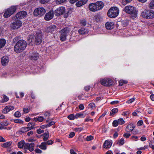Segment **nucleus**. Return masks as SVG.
Returning <instances> with one entry per match:
<instances>
[{
	"instance_id": "obj_21",
	"label": "nucleus",
	"mask_w": 154,
	"mask_h": 154,
	"mask_svg": "<svg viewBox=\"0 0 154 154\" xmlns=\"http://www.w3.org/2000/svg\"><path fill=\"white\" fill-rule=\"evenodd\" d=\"M89 9L92 11H96L97 10V8L95 3H91L89 5Z\"/></svg>"
},
{
	"instance_id": "obj_54",
	"label": "nucleus",
	"mask_w": 154,
	"mask_h": 154,
	"mask_svg": "<svg viewBox=\"0 0 154 154\" xmlns=\"http://www.w3.org/2000/svg\"><path fill=\"white\" fill-rule=\"evenodd\" d=\"M135 98L133 97V98L130 99L127 101L126 103H131L133 102L135 100Z\"/></svg>"
},
{
	"instance_id": "obj_61",
	"label": "nucleus",
	"mask_w": 154,
	"mask_h": 154,
	"mask_svg": "<svg viewBox=\"0 0 154 154\" xmlns=\"http://www.w3.org/2000/svg\"><path fill=\"white\" fill-rule=\"evenodd\" d=\"M138 137L136 136H133L131 137V139L134 140L136 141L137 140Z\"/></svg>"
},
{
	"instance_id": "obj_49",
	"label": "nucleus",
	"mask_w": 154,
	"mask_h": 154,
	"mask_svg": "<svg viewBox=\"0 0 154 154\" xmlns=\"http://www.w3.org/2000/svg\"><path fill=\"white\" fill-rule=\"evenodd\" d=\"M30 110L29 108H24L23 109V112L24 113H28L29 112Z\"/></svg>"
},
{
	"instance_id": "obj_57",
	"label": "nucleus",
	"mask_w": 154,
	"mask_h": 154,
	"mask_svg": "<svg viewBox=\"0 0 154 154\" xmlns=\"http://www.w3.org/2000/svg\"><path fill=\"white\" fill-rule=\"evenodd\" d=\"M131 135V134L130 133H125L123 134V137H125L126 138H128Z\"/></svg>"
},
{
	"instance_id": "obj_55",
	"label": "nucleus",
	"mask_w": 154,
	"mask_h": 154,
	"mask_svg": "<svg viewBox=\"0 0 154 154\" xmlns=\"http://www.w3.org/2000/svg\"><path fill=\"white\" fill-rule=\"evenodd\" d=\"M66 0H57L56 3L57 4H60L65 2Z\"/></svg>"
},
{
	"instance_id": "obj_32",
	"label": "nucleus",
	"mask_w": 154,
	"mask_h": 154,
	"mask_svg": "<svg viewBox=\"0 0 154 154\" xmlns=\"http://www.w3.org/2000/svg\"><path fill=\"white\" fill-rule=\"evenodd\" d=\"M86 116V114H85L82 113H77L75 115V118H76V119H77L79 117L84 118Z\"/></svg>"
},
{
	"instance_id": "obj_46",
	"label": "nucleus",
	"mask_w": 154,
	"mask_h": 154,
	"mask_svg": "<svg viewBox=\"0 0 154 154\" xmlns=\"http://www.w3.org/2000/svg\"><path fill=\"white\" fill-rule=\"evenodd\" d=\"M14 115L16 117L19 118L21 116V114L19 112L17 111L14 113Z\"/></svg>"
},
{
	"instance_id": "obj_58",
	"label": "nucleus",
	"mask_w": 154,
	"mask_h": 154,
	"mask_svg": "<svg viewBox=\"0 0 154 154\" xmlns=\"http://www.w3.org/2000/svg\"><path fill=\"white\" fill-rule=\"evenodd\" d=\"M44 130H42L41 128H39L37 130V133L39 134H40L42 133H43L44 132Z\"/></svg>"
},
{
	"instance_id": "obj_36",
	"label": "nucleus",
	"mask_w": 154,
	"mask_h": 154,
	"mask_svg": "<svg viewBox=\"0 0 154 154\" xmlns=\"http://www.w3.org/2000/svg\"><path fill=\"white\" fill-rule=\"evenodd\" d=\"M49 122V120H47L46 121V123H48L46 124V126H47V127H49L52 126V125H54L55 124V122L53 121L51 122L48 123Z\"/></svg>"
},
{
	"instance_id": "obj_15",
	"label": "nucleus",
	"mask_w": 154,
	"mask_h": 154,
	"mask_svg": "<svg viewBox=\"0 0 154 154\" xmlns=\"http://www.w3.org/2000/svg\"><path fill=\"white\" fill-rule=\"evenodd\" d=\"M14 109L13 106L9 105L6 106L2 110V112L5 114L8 113L11 111L13 110Z\"/></svg>"
},
{
	"instance_id": "obj_12",
	"label": "nucleus",
	"mask_w": 154,
	"mask_h": 154,
	"mask_svg": "<svg viewBox=\"0 0 154 154\" xmlns=\"http://www.w3.org/2000/svg\"><path fill=\"white\" fill-rule=\"evenodd\" d=\"M27 15V13L25 11H20L14 17V19H22L24 18Z\"/></svg>"
},
{
	"instance_id": "obj_22",
	"label": "nucleus",
	"mask_w": 154,
	"mask_h": 154,
	"mask_svg": "<svg viewBox=\"0 0 154 154\" xmlns=\"http://www.w3.org/2000/svg\"><path fill=\"white\" fill-rule=\"evenodd\" d=\"M112 145V143L108 140H106L104 143L103 147L105 148H110Z\"/></svg>"
},
{
	"instance_id": "obj_30",
	"label": "nucleus",
	"mask_w": 154,
	"mask_h": 154,
	"mask_svg": "<svg viewBox=\"0 0 154 154\" xmlns=\"http://www.w3.org/2000/svg\"><path fill=\"white\" fill-rule=\"evenodd\" d=\"M25 143L24 140L21 141L18 143V146L19 148H23V147H24Z\"/></svg>"
},
{
	"instance_id": "obj_7",
	"label": "nucleus",
	"mask_w": 154,
	"mask_h": 154,
	"mask_svg": "<svg viewBox=\"0 0 154 154\" xmlns=\"http://www.w3.org/2000/svg\"><path fill=\"white\" fill-rule=\"evenodd\" d=\"M70 31L71 29L69 28H66L61 30L60 38L62 41H63L66 39V37L69 34Z\"/></svg>"
},
{
	"instance_id": "obj_37",
	"label": "nucleus",
	"mask_w": 154,
	"mask_h": 154,
	"mask_svg": "<svg viewBox=\"0 0 154 154\" xmlns=\"http://www.w3.org/2000/svg\"><path fill=\"white\" fill-rule=\"evenodd\" d=\"M12 143L11 142H6L4 143H3L2 144V146L4 147H7L10 146L11 144Z\"/></svg>"
},
{
	"instance_id": "obj_6",
	"label": "nucleus",
	"mask_w": 154,
	"mask_h": 154,
	"mask_svg": "<svg viewBox=\"0 0 154 154\" xmlns=\"http://www.w3.org/2000/svg\"><path fill=\"white\" fill-rule=\"evenodd\" d=\"M16 6H12L6 10L3 16L5 18H7L13 14L17 9Z\"/></svg>"
},
{
	"instance_id": "obj_43",
	"label": "nucleus",
	"mask_w": 154,
	"mask_h": 154,
	"mask_svg": "<svg viewBox=\"0 0 154 154\" xmlns=\"http://www.w3.org/2000/svg\"><path fill=\"white\" fill-rule=\"evenodd\" d=\"M68 118L71 120H74L76 118H75V115L74 116V115L72 114L69 115L68 116Z\"/></svg>"
},
{
	"instance_id": "obj_11",
	"label": "nucleus",
	"mask_w": 154,
	"mask_h": 154,
	"mask_svg": "<svg viewBox=\"0 0 154 154\" xmlns=\"http://www.w3.org/2000/svg\"><path fill=\"white\" fill-rule=\"evenodd\" d=\"M65 11V9L64 7H59L55 11L54 14L57 16H60L64 13Z\"/></svg>"
},
{
	"instance_id": "obj_59",
	"label": "nucleus",
	"mask_w": 154,
	"mask_h": 154,
	"mask_svg": "<svg viewBox=\"0 0 154 154\" xmlns=\"http://www.w3.org/2000/svg\"><path fill=\"white\" fill-rule=\"evenodd\" d=\"M20 38V36H16L13 39V41L14 42H16Z\"/></svg>"
},
{
	"instance_id": "obj_27",
	"label": "nucleus",
	"mask_w": 154,
	"mask_h": 154,
	"mask_svg": "<svg viewBox=\"0 0 154 154\" xmlns=\"http://www.w3.org/2000/svg\"><path fill=\"white\" fill-rule=\"evenodd\" d=\"M39 147L43 150H45L47 149V144L45 142H42L39 146Z\"/></svg>"
},
{
	"instance_id": "obj_28",
	"label": "nucleus",
	"mask_w": 154,
	"mask_h": 154,
	"mask_svg": "<svg viewBox=\"0 0 154 154\" xmlns=\"http://www.w3.org/2000/svg\"><path fill=\"white\" fill-rule=\"evenodd\" d=\"M93 19L94 20L99 22L102 20V18L100 15L97 14L94 16Z\"/></svg>"
},
{
	"instance_id": "obj_52",
	"label": "nucleus",
	"mask_w": 154,
	"mask_h": 154,
	"mask_svg": "<svg viewBox=\"0 0 154 154\" xmlns=\"http://www.w3.org/2000/svg\"><path fill=\"white\" fill-rule=\"evenodd\" d=\"M83 129V128H75L74 129V130L75 131L80 132L82 131Z\"/></svg>"
},
{
	"instance_id": "obj_16",
	"label": "nucleus",
	"mask_w": 154,
	"mask_h": 154,
	"mask_svg": "<svg viewBox=\"0 0 154 154\" xmlns=\"http://www.w3.org/2000/svg\"><path fill=\"white\" fill-rule=\"evenodd\" d=\"M9 61V58L6 56H3L1 59V63L3 66H5L7 65Z\"/></svg>"
},
{
	"instance_id": "obj_56",
	"label": "nucleus",
	"mask_w": 154,
	"mask_h": 154,
	"mask_svg": "<svg viewBox=\"0 0 154 154\" xmlns=\"http://www.w3.org/2000/svg\"><path fill=\"white\" fill-rule=\"evenodd\" d=\"M38 122H41L43 121L45 118L43 116H40L38 117Z\"/></svg>"
},
{
	"instance_id": "obj_2",
	"label": "nucleus",
	"mask_w": 154,
	"mask_h": 154,
	"mask_svg": "<svg viewBox=\"0 0 154 154\" xmlns=\"http://www.w3.org/2000/svg\"><path fill=\"white\" fill-rule=\"evenodd\" d=\"M27 43L24 40H20L16 43L14 47V51L16 53L22 52L26 48Z\"/></svg>"
},
{
	"instance_id": "obj_50",
	"label": "nucleus",
	"mask_w": 154,
	"mask_h": 154,
	"mask_svg": "<svg viewBox=\"0 0 154 154\" xmlns=\"http://www.w3.org/2000/svg\"><path fill=\"white\" fill-rule=\"evenodd\" d=\"M80 22L82 26H85L86 25V22L85 20H81Z\"/></svg>"
},
{
	"instance_id": "obj_3",
	"label": "nucleus",
	"mask_w": 154,
	"mask_h": 154,
	"mask_svg": "<svg viewBox=\"0 0 154 154\" xmlns=\"http://www.w3.org/2000/svg\"><path fill=\"white\" fill-rule=\"evenodd\" d=\"M142 17L146 19H151L154 17V11L152 10H144L142 12Z\"/></svg>"
},
{
	"instance_id": "obj_5",
	"label": "nucleus",
	"mask_w": 154,
	"mask_h": 154,
	"mask_svg": "<svg viewBox=\"0 0 154 154\" xmlns=\"http://www.w3.org/2000/svg\"><path fill=\"white\" fill-rule=\"evenodd\" d=\"M119 14V9L116 7H112L108 11L107 13L108 16L110 17L115 18Z\"/></svg>"
},
{
	"instance_id": "obj_51",
	"label": "nucleus",
	"mask_w": 154,
	"mask_h": 154,
	"mask_svg": "<svg viewBox=\"0 0 154 154\" xmlns=\"http://www.w3.org/2000/svg\"><path fill=\"white\" fill-rule=\"evenodd\" d=\"M94 138L91 135H90L87 137L86 139L87 141H90Z\"/></svg>"
},
{
	"instance_id": "obj_14",
	"label": "nucleus",
	"mask_w": 154,
	"mask_h": 154,
	"mask_svg": "<svg viewBox=\"0 0 154 154\" xmlns=\"http://www.w3.org/2000/svg\"><path fill=\"white\" fill-rule=\"evenodd\" d=\"M54 15L53 11H51L46 14L44 17V19L46 20H49L53 18Z\"/></svg>"
},
{
	"instance_id": "obj_53",
	"label": "nucleus",
	"mask_w": 154,
	"mask_h": 154,
	"mask_svg": "<svg viewBox=\"0 0 154 154\" xmlns=\"http://www.w3.org/2000/svg\"><path fill=\"white\" fill-rule=\"evenodd\" d=\"M54 142V141H53L51 140H48L47 141L45 142L46 143V144H48L49 145H50L53 144Z\"/></svg>"
},
{
	"instance_id": "obj_41",
	"label": "nucleus",
	"mask_w": 154,
	"mask_h": 154,
	"mask_svg": "<svg viewBox=\"0 0 154 154\" xmlns=\"http://www.w3.org/2000/svg\"><path fill=\"white\" fill-rule=\"evenodd\" d=\"M132 1V0H122V3L123 5H125L127 4L130 3Z\"/></svg>"
},
{
	"instance_id": "obj_8",
	"label": "nucleus",
	"mask_w": 154,
	"mask_h": 154,
	"mask_svg": "<svg viewBox=\"0 0 154 154\" xmlns=\"http://www.w3.org/2000/svg\"><path fill=\"white\" fill-rule=\"evenodd\" d=\"M46 11L43 8H36L34 11L33 14L35 16L40 17L43 15L45 13Z\"/></svg>"
},
{
	"instance_id": "obj_1",
	"label": "nucleus",
	"mask_w": 154,
	"mask_h": 154,
	"mask_svg": "<svg viewBox=\"0 0 154 154\" xmlns=\"http://www.w3.org/2000/svg\"><path fill=\"white\" fill-rule=\"evenodd\" d=\"M42 32L39 31L37 32L35 35H29L28 38V42L32 45L34 44L39 45L42 42Z\"/></svg>"
},
{
	"instance_id": "obj_63",
	"label": "nucleus",
	"mask_w": 154,
	"mask_h": 154,
	"mask_svg": "<svg viewBox=\"0 0 154 154\" xmlns=\"http://www.w3.org/2000/svg\"><path fill=\"white\" fill-rule=\"evenodd\" d=\"M75 135V133L74 132H71L69 134V138H71L73 137Z\"/></svg>"
},
{
	"instance_id": "obj_10",
	"label": "nucleus",
	"mask_w": 154,
	"mask_h": 154,
	"mask_svg": "<svg viewBox=\"0 0 154 154\" xmlns=\"http://www.w3.org/2000/svg\"><path fill=\"white\" fill-rule=\"evenodd\" d=\"M22 23L18 19H16L11 25V27L13 29H18L21 27Z\"/></svg>"
},
{
	"instance_id": "obj_20",
	"label": "nucleus",
	"mask_w": 154,
	"mask_h": 154,
	"mask_svg": "<svg viewBox=\"0 0 154 154\" xmlns=\"http://www.w3.org/2000/svg\"><path fill=\"white\" fill-rule=\"evenodd\" d=\"M39 55L38 53H32L29 57L31 60H36L39 58Z\"/></svg>"
},
{
	"instance_id": "obj_25",
	"label": "nucleus",
	"mask_w": 154,
	"mask_h": 154,
	"mask_svg": "<svg viewBox=\"0 0 154 154\" xmlns=\"http://www.w3.org/2000/svg\"><path fill=\"white\" fill-rule=\"evenodd\" d=\"M56 29V26L54 25H51L48 27L46 31L47 32H52L54 31Z\"/></svg>"
},
{
	"instance_id": "obj_62",
	"label": "nucleus",
	"mask_w": 154,
	"mask_h": 154,
	"mask_svg": "<svg viewBox=\"0 0 154 154\" xmlns=\"http://www.w3.org/2000/svg\"><path fill=\"white\" fill-rule=\"evenodd\" d=\"M71 12L69 11H67L66 14H65L64 15V16L65 18H67L69 15L71 14Z\"/></svg>"
},
{
	"instance_id": "obj_42",
	"label": "nucleus",
	"mask_w": 154,
	"mask_h": 154,
	"mask_svg": "<svg viewBox=\"0 0 154 154\" xmlns=\"http://www.w3.org/2000/svg\"><path fill=\"white\" fill-rule=\"evenodd\" d=\"M13 121L14 122L18 124H22L23 122L22 120L20 119H14Z\"/></svg>"
},
{
	"instance_id": "obj_18",
	"label": "nucleus",
	"mask_w": 154,
	"mask_h": 154,
	"mask_svg": "<svg viewBox=\"0 0 154 154\" xmlns=\"http://www.w3.org/2000/svg\"><path fill=\"white\" fill-rule=\"evenodd\" d=\"M88 29L82 27L79 29L78 30L79 33L80 35H84L88 33Z\"/></svg>"
},
{
	"instance_id": "obj_23",
	"label": "nucleus",
	"mask_w": 154,
	"mask_h": 154,
	"mask_svg": "<svg viewBox=\"0 0 154 154\" xmlns=\"http://www.w3.org/2000/svg\"><path fill=\"white\" fill-rule=\"evenodd\" d=\"M87 1L88 0H81L77 2L75 5L77 7H80L85 4Z\"/></svg>"
},
{
	"instance_id": "obj_13",
	"label": "nucleus",
	"mask_w": 154,
	"mask_h": 154,
	"mask_svg": "<svg viewBox=\"0 0 154 154\" xmlns=\"http://www.w3.org/2000/svg\"><path fill=\"white\" fill-rule=\"evenodd\" d=\"M35 148V144L33 143H26L24 146V149H26L29 150L30 152L33 151Z\"/></svg>"
},
{
	"instance_id": "obj_29",
	"label": "nucleus",
	"mask_w": 154,
	"mask_h": 154,
	"mask_svg": "<svg viewBox=\"0 0 154 154\" xmlns=\"http://www.w3.org/2000/svg\"><path fill=\"white\" fill-rule=\"evenodd\" d=\"M6 44V40L4 38L0 39V49L3 48Z\"/></svg>"
},
{
	"instance_id": "obj_31",
	"label": "nucleus",
	"mask_w": 154,
	"mask_h": 154,
	"mask_svg": "<svg viewBox=\"0 0 154 154\" xmlns=\"http://www.w3.org/2000/svg\"><path fill=\"white\" fill-rule=\"evenodd\" d=\"M35 125V123L33 122H29L27 125V127L28 128H29V130H31L33 128V127Z\"/></svg>"
},
{
	"instance_id": "obj_45",
	"label": "nucleus",
	"mask_w": 154,
	"mask_h": 154,
	"mask_svg": "<svg viewBox=\"0 0 154 154\" xmlns=\"http://www.w3.org/2000/svg\"><path fill=\"white\" fill-rule=\"evenodd\" d=\"M95 104L93 103H90L88 105V107L92 109H94L95 108Z\"/></svg>"
},
{
	"instance_id": "obj_47",
	"label": "nucleus",
	"mask_w": 154,
	"mask_h": 154,
	"mask_svg": "<svg viewBox=\"0 0 154 154\" xmlns=\"http://www.w3.org/2000/svg\"><path fill=\"white\" fill-rule=\"evenodd\" d=\"M119 124L118 120H115L112 122V125L114 127H117Z\"/></svg>"
},
{
	"instance_id": "obj_39",
	"label": "nucleus",
	"mask_w": 154,
	"mask_h": 154,
	"mask_svg": "<svg viewBox=\"0 0 154 154\" xmlns=\"http://www.w3.org/2000/svg\"><path fill=\"white\" fill-rule=\"evenodd\" d=\"M122 24L124 26H125L128 25V21L127 20H123L122 21Z\"/></svg>"
},
{
	"instance_id": "obj_33",
	"label": "nucleus",
	"mask_w": 154,
	"mask_h": 154,
	"mask_svg": "<svg viewBox=\"0 0 154 154\" xmlns=\"http://www.w3.org/2000/svg\"><path fill=\"white\" fill-rule=\"evenodd\" d=\"M118 111V109L116 108H115L112 109L111 111L110 115L111 116L113 115L115 113H117Z\"/></svg>"
},
{
	"instance_id": "obj_60",
	"label": "nucleus",
	"mask_w": 154,
	"mask_h": 154,
	"mask_svg": "<svg viewBox=\"0 0 154 154\" xmlns=\"http://www.w3.org/2000/svg\"><path fill=\"white\" fill-rule=\"evenodd\" d=\"M35 152L37 153H41L42 152V151L39 149H36L35 150Z\"/></svg>"
},
{
	"instance_id": "obj_26",
	"label": "nucleus",
	"mask_w": 154,
	"mask_h": 154,
	"mask_svg": "<svg viewBox=\"0 0 154 154\" xmlns=\"http://www.w3.org/2000/svg\"><path fill=\"white\" fill-rule=\"evenodd\" d=\"M29 130V128L26 127H23L21 128L18 131V132L20 134L26 132Z\"/></svg>"
},
{
	"instance_id": "obj_9",
	"label": "nucleus",
	"mask_w": 154,
	"mask_h": 154,
	"mask_svg": "<svg viewBox=\"0 0 154 154\" xmlns=\"http://www.w3.org/2000/svg\"><path fill=\"white\" fill-rule=\"evenodd\" d=\"M100 82L102 85L106 86H111L114 83L112 79L108 78L101 79Z\"/></svg>"
},
{
	"instance_id": "obj_35",
	"label": "nucleus",
	"mask_w": 154,
	"mask_h": 154,
	"mask_svg": "<svg viewBox=\"0 0 154 154\" xmlns=\"http://www.w3.org/2000/svg\"><path fill=\"white\" fill-rule=\"evenodd\" d=\"M149 7L150 9H154V0H152L150 2Z\"/></svg>"
},
{
	"instance_id": "obj_4",
	"label": "nucleus",
	"mask_w": 154,
	"mask_h": 154,
	"mask_svg": "<svg viewBox=\"0 0 154 154\" xmlns=\"http://www.w3.org/2000/svg\"><path fill=\"white\" fill-rule=\"evenodd\" d=\"M124 11L126 13L131 14L133 17L135 18L137 16V11L135 7L132 6H125Z\"/></svg>"
},
{
	"instance_id": "obj_48",
	"label": "nucleus",
	"mask_w": 154,
	"mask_h": 154,
	"mask_svg": "<svg viewBox=\"0 0 154 154\" xmlns=\"http://www.w3.org/2000/svg\"><path fill=\"white\" fill-rule=\"evenodd\" d=\"M118 121L119 124H120V125H122V124H124L125 122V121H124V120L123 119H122V118L120 119H119L118 120Z\"/></svg>"
},
{
	"instance_id": "obj_34",
	"label": "nucleus",
	"mask_w": 154,
	"mask_h": 154,
	"mask_svg": "<svg viewBox=\"0 0 154 154\" xmlns=\"http://www.w3.org/2000/svg\"><path fill=\"white\" fill-rule=\"evenodd\" d=\"M49 136V133L48 132H47V133H45L43 134V140L45 141L47 140L48 139Z\"/></svg>"
},
{
	"instance_id": "obj_19",
	"label": "nucleus",
	"mask_w": 154,
	"mask_h": 154,
	"mask_svg": "<svg viewBox=\"0 0 154 154\" xmlns=\"http://www.w3.org/2000/svg\"><path fill=\"white\" fill-rule=\"evenodd\" d=\"M95 3L98 11L102 9L104 6V4L102 1H98Z\"/></svg>"
},
{
	"instance_id": "obj_17",
	"label": "nucleus",
	"mask_w": 154,
	"mask_h": 154,
	"mask_svg": "<svg viewBox=\"0 0 154 154\" xmlns=\"http://www.w3.org/2000/svg\"><path fill=\"white\" fill-rule=\"evenodd\" d=\"M105 26L108 29H112L114 26V23L112 22H108L106 23Z\"/></svg>"
},
{
	"instance_id": "obj_40",
	"label": "nucleus",
	"mask_w": 154,
	"mask_h": 154,
	"mask_svg": "<svg viewBox=\"0 0 154 154\" xmlns=\"http://www.w3.org/2000/svg\"><path fill=\"white\" fill-rule=\"evenodd\" d=\"M3 100L2 101V103H3L4 102H6L8 100L9 98L7 96H6L5 95H3Z\"/></svg>"
},
{
	"instance_id": "obj_24",
	"label": "nucleus",
	"mask_w": 154,
	"mask_h": 154,
	"mask_svg": "<svg viewBox=\"0 0 154 154\" xmlns=\"http://www.w3.org/2000/svg\"><path fill=\"white\" fill-rule=\"evenodd\" d=\"M134 128L133 124H128L126 127L125 131L128 132H130L133 130Z\"/></svg>"
},
{
	"instance_id": "obj_44",
	"label": "nucleus",
	"mask_w": 154,
	"mask_h": 154,
	"mask_svg": "<svg viewBox=\"0 0 154 154\" xmlns=\"http://www.w3.org/2000/svg\"><path fill=\"white\" fill-rule=\"evenodd\" d=\"M128 83L127 81L125 80H121L119 82V85L120 86H122L124 84H126Z\"/></svg>"
},
{
	"instance_id": "obj_64",
	"label": "nucleus",
	"mask_w": 154,
	"mask_h": 154,
	"mask_svg": "<svg viewBox=\"0 0 154 154\" xmlns=\"http://www.w3.org/2000/svg\"><path fill=\"white\" fill-rule=\"evenodd\" d=\"M79 108L80 110H82L84 109V106L83 104H81L79 105Z\"/></svg>"
},
{
	"instance_id": "obj_38",
	"label": "nucleus",
	"mask_w": 154,
	"mask_h": 154,
	"mask_svg": "<svg viewBox=\"0 0 154 154\" xmlns=\"http://www.w3.org/2000/svg\"><path fill=\"white\" fill-rule=\"evenodd\" d=\"M125 140L124 139L122 138L118 140L117 143L120 146H121L124 143Z\"/></svg>"
}]
</instances>
